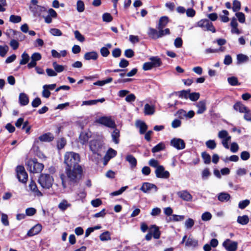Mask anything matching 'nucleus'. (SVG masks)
Here are the masks:
<instances>
[{
  "label": "nucleus",
  "mask_w": 251,
  "mask_h": 251,
  "mask_svg": "<svg viewBox=\"0 0 251 251\" xmlns=\"http://www.w3.org/2000/svg\"><path fill=\"white\" fill-rule=\"evenodd\" d=\"M9 50V47L7 45H0V56L4 57Z\"/></svg>",
  "instance_id": "48"
},
{
  "label": "nucleus",
  "mask_w": 251,
  "mask_h": 251,
  "mask_svg": "<svg viewBox=\"0 0 251 251\" xmlns=\"http://www.w3.org/2000/svg\"><path fill=\"white\" fill-rule=\"evenodd\" d=\"M76 9L79 12H82L84 10V4L82 0H79L77 1Z\"/></svg>",
  "instance_id": "52"
},
{
  "label": "nucleus",
  "mask_w": 251,
  "mask_h": 251,
  "mask_svg": "<svg viewBox=\"0 0 251 251\" xmlns=\"http://www.w3.org/2000/svg\"><path fill=\"white\" fill-rule=\"evenodd\" d=\"M177 196L182 200L191 201L193 199L191 194L187 190H181L176 193Z\"/></svg>",
  "instance_id": "14"
},
{
  "label": "nucleus",
  "mask_w": 251,
  "mask_h": 251,
  "mask_svg": "<svg viewBox=\"0 0 251 251\" xmlns=\"http://www.w3.org/2000/svg\"><path fill=\"white\" fill-rule=\"evenodd\" d=\"M29 187L30 190L33 193L35 196L41 197L42 196V193L38 189L35 182L33 181H31Z\"/></svg>",
  "instance_id": "18"
},
{
  "label": "nucleus",
  "mask_w": 251,
  "mask_h": 251,
  "mask_svg": "<svg viewBox=\"0 0 251 251\" xmlns=\"http://www.w3.org/2000/svg\"><path fill=\"white\" fill-rule=\"evenodd\" d=\"M223 13L224 15L220 16V18L221 19V21L224 23L228 22L229 20L227 17V15L229 14L228 11L226 10H223Z\"/></svg>",
  "instance_id": "50"
},
{
  "label": "nucleus",
  "mask_w": 251,
  "mask_h": 251,
  "mask_svg": "<svg viewBox=\"0 0 251 251\" xmlns=\"http://www.w3.org/2000/svg\"><path fill=\"white\" fill-rule=\"evenodd\" d=\"M218 137L221 140V143L223 147L226 149H228L229 146L228 143L230 142L231 137L228 132L226 130H222L218 132Z\"/></svg>",
  "instance_id": "4"
},
{
  "label": "nucleus",
  "mask_w": 251,
  "mask_h": 251,
  "mask_svg": "<svg viewBox=\"0 0 251 251\" xmlns=\"http://www.w3.org/2000/svg\"><path fill=\"white\" fill-rule=\"evenodd\" d=\"M237 222L242 225H247L249 222V218L247 215H243L242 216H238Z\"/></svg>",
  "instance_id": "36"
},
{
  "label": "nucleus",
  "mask_w": 251,
  "mask_h": 251,
  "mask_svg": "<svg viewBox=\"0 0 251 251\" xmlns=\"http://www.w3.org/2000/svg\"><path fill=\"white\" fill-rule=\"evenodd\" d=\"M91 136V133L90 131L82 132L79 135V141L81 144L84 145L87 143L89 139Z\"/></svg>",
  "instance_id": "16"
},
{
  "label": "nucleus",
  "mask_w": 251,
  "mask_h": 251,
  "mask_svg": "<svg viewBox=\"0 0 251 251\" xmlns=\"http://www.w3.org/2000/svg\"><path fill=\"white\" fill-rule=\"evenodd\" d=\"M233 107H234V109L235 110L238 111L240 113H244L248 109V108L247 107H246L245 105H244L243 104H242L240 102H236L234 105Z\"/></svg>",
  "instance_id": "29"
},
{
  "label": "nucleus",
  "mask_w": 251,
  "mask_h": 251,
  "mask_svg": "<svg viewBox=\"0 0 251 251\" xmlns=\"http://www.w3.org/2000/svg\"><path fill=\"white\" fill-rule=\"evenodd\" d=\"M19 100L21 105L25 106L29 103V99L27 95L24 93H20L19 97Z\"/></svg>",
  "instance_id": "22"
},
{
  "label": "nucleus",
  "mask_w": 251,
  "mask_h": 251,
  "mask_svg": "<svg viewBox=\"0 0 251 251\" xmlns=\"http://www.w3.org/2000/svg\"><path fill=\"white\" fill-rule=\"evenodd\" d=\"M136 125V126L139 128V132L141 134L145 133L148 128L147 125L142 121H137Z\"/></svg>",
  "instance_id": "28"
},
{
  "label": "nucleus",
  "mask_w": 251,
  "mask_h": 251,
  "mask_svg": "<svg viewBox=\"0 0 251 251\" xmlns=\"http://www.w3.org/2000/svg\"><path fill=\"white\" fill-rule=\"evenodd\" d=\"M82 170L81 167L66 168L67 178L70 182H76L81 177Z\"/></svg>",
  "instance_id": "2"
},
{
  "label": "nucleus",
  "mask_w": 251,
  "mask_h": 251,
  "mask_svg": "<svg viewBox=\"0 0 251 251\" xmlns=\"http://www.w3.org/2000/svg\"><path fill=\"white\" fill-rule=\"evenodd\" d=\"M79 161V155L76 153L72 151L67 152L64 155V163L67 166L66 168L81 167L78 165Z\"/></svg>",
  "instance_id": "1"
},
{
  "label": "nucleus",
  "mask_w": 251,
  "mask_h": 251,
  "mask_svg": "<svg viewBox=\"0 0 251 251\" xmlns=\"http://www.w3.org/2000/svg\"><path fill=\"white\" fill-rule=\"evenodd\" d=\"M96 122L108 127L114 128L115 126V122L112 120L110 117H101L97 119Z\"/></svg>",
  "instance_id": "7"
},
{
  "label": "nucleus",
  "mask_w": 251,
  "mask_h": 251,
  "mask_svg": "<svg viewBox=\"0 0 251 251\" xmlns=\"http://www.w3.org/2000/svg\"><path fill=\"white\" fill-rule=\"evenodd\" d=\"M113 18L111 15L108 13H105L102 15V20L105 22H110Z\"/></svg>",
  "instance_id": "64"
},
{
  "label": "nucleus",
  "mask_w": 251,
  "mask_h": 251,
  "mask_svg": "<svg viewBox=\"0 0 251 251\" xmlns=\"http://www.w3.org/2000/svg\"><path fill=\"white\" fill-rule=\"evenodd\" d=\"M126 159L130 164L131 168H134L136 166L137 160L132 155H127Z\"/></svg>",
  "instance_id": "32"
},
{
  "label": "nucleus",
  "mask_w": 251,
  "mask_h": 251,
  "mask_svg": "<svg viewBox=\"0 0 251 251\" xmlns=\"http://www.w3.org/2000/svg\"><path fill=\"white\" fill-rule=\"evenodd\" d=\"M227 251H236L237 249L238 243L230 239H226L222 244Z\"/></svg>",
  "instance_id": "10"
},
{
  "label": "nucleus",
  "mask_w": 251,
  "mask_h": 251,
  "mask_svg": "<svg viewBox=\"0 0 251 251\" xmlns=\"http://www.w3.org/2000/svg\"><path fill=\"white\" fill-rule=\"evenodd\" d=\"M197 107L198 108L197 114L203 113L206 109L205 101L204 100L199 101L197 104Z\"/></svg>",
  "instance_id": "26"
},
{
  "label": "nucleus",
  "mask_w": 251,
  "mask_h": 251,
  "mask_svg": "<svg viewBox=\"0 0 251 251\" xmlns=\"http://www.w3.org/2000/svg\"><path fill=\"white\" fill-rule=\"evenodd\" d=\"M155 112V106L153 104L146 103L144 106V113L145 115H152Z\"/></svg>",
  "instance_id": "15"
},
{
  "label": "nucleus",
  "mask_w": 251,
  "mask_h": 251,
  "mask_svg": "<svg viewBox=\"0 0 251 251\" xmlns=\"http://www.w3.org/2000/svg\"><path fill=\"white\" fill-rule=\"evenodd\" d=\"M206 147L210 150H214L216 147V143L214 140H209L205 142Z\"/></svg>",
  "instance_id": "46"
},
{
  "label": "nucleus",
  "mask_w": 251,
  "mask_h": 251,
  "mask_svg": "<svg viewBox=\"0 0 251 251\" xmlns=\"http://www.w3.org/2000/svg\"><path fill=\"white\" fill-rule=\"evenodd\" d=\"M227 81L231 86H237L240 84L238 82V80L236 77L231 76L227 78Z\"/></svg>",
  "instance_id": "44"
},
{
  "label": "nucleus",
  "mask_w": 251,
  "mask_h": 251,
  "mask_svg": "<svg viewBox=\"0 0 251 251\" xmlns=\"http://www.w3.org/2000/svg\"><path fill=\"white\" fill-rule=\"evenodd\" d=\"M250 201L248 200H245L244 201H242L239 202L238 206L240 209H243L245 207H246L248 205H249V204H250Z\"/></svg>",
  "instance_id": "61"
},
{
  "label": "nucleus",
  "mask_w": 251,
  "mask_h": 251,
  "mask_svg": "<svg viewBox=\"0 0 251 251\" xmlns=\"http://www.w3.org/2000/svg\"><path fill=\"white\" fill-rule=\"evenodd\" d=\"M157 29L159 30L160 38L170 34V29L169 28H166L165 29H163V28H157Z\"/></svg>",
  "instance_id": "53"
},
{
  "label": "nucleus",
  "mask_w": 251,
  "mask_h": 251,
  "mask_svg": "<svg viewBox=\"0 0 251 251\" xmlns=\"http://www.w3.org/2000/svg\"><path fill=\"white\" fill-rule=\"evenodd\" d=\"M54 182L53 177L50 175L42 174L38 179V182L44 189H49L52 187Z\"/></svg>",
  "instance_id": "3"
},
{
  "label": "nucleus",
  "mask_w": 251,
  "mask_h": 251,
  "mask_svg": "<svg viewBox=\"0 0 251 251\" xmlns=\"http://www.w3.org/2000/svg\"><path fill=\"white\" fill-rule=\"evenodd\" d=\"M113 142L117 144L119 143L120 131L117 129H115L111 134Z\"/></svg>",
  "instance_id": "35"
},
{
  "label": "nucleus",
  "mask_w": 251,
  "mask_h": 251,
  "mask_svg": "<svg viewBox=\"0 0 251 251\" xmlns=\"http://www.w3.org/2000/svg\"><path fill=\"white\" fill-rule=\"evenodd\" d=\"M75 38L79 42H83L85 40L84 37L80 33L78 30H75L74 32Z\"/></svg>",
  "instance_id": "56"
},
{
  "label": "nucleus",
  "mask_w": 251,
  "mask_h": 251,
  "mask_svg": "<svg viewBox=\"0 0 251 251\" xmlns=\"http://www.w3.org/2000/svg\"><path fill=\"white\" fill-rule=\"evenodd\" d=\"M112 80L113 79L112 77H109L105 80L97 81V82H94L93 84L94 85L102 86L106 84L111 82L112 81Z\"/></svg>",
  "instance_id": "41"
},
{
  "label": "nucleus",
  "mask_w": 251,
  "mask_h": 251,
  "mask_svg": "<svg viewBox=\"0 0 251 251\" xmlns=\"http://www.w3.org/2000/svg\"><path fill=\"white\" fill-rule=\"evenodd\" d=\"M117 154V151L110 148L109 149L107 152H106L104 157V161H105V164H106L107 163V162L112 158L115 157Z\"/></svg>",
  "instance_id": "21"
},
{
  "label": "nucleus",
  "mask_w": 251,
  "mask_h": 251,
  "mask_svg": "<svg viewBox=\"0 0 251 251\" xmlns=\"http://www.w3.org/2000/svg\"><path fill=\"white\" fill-rule=\"evenodd\" d=\"M52 66L57 74L62 72L65 68V66L58 64L56 62L52 63Z\"/></svg>",
  "instance_id": "39"
},
{
  "label": "nucleus",
  "mask_w": 251,
  "mask_h": 251,
  "mask_svg": "<svg viewBox=\"0 0 251 251\" xmlns=\"http://www.w3.org/2000/svg\"><path fill=\"white\" fill-rule=\"evenodd\" d=\"M148 35L149 37L153 39H157L160 38L159 35V30L157 31L156 29L150 27L149 28L148 32Z\"/></svg>",
  "instance_id": "24"
},
{
  "label": "nucleus",
  "mask_w": 251,
  "mask_h": 251,
  "mask_svg": "<svg viewBox=\"0 0 251 251\" xmlns=\"http://www.w3.org/2000/svg\"><path fill=\"white\" fill-rule=\"evenodd\" d=\"M185 218L183 215H178L176 214L172 215L171 221L174 222H180L183 221Z\"/></svg>",
  "instance_id": "55"
},
{
  "label": "nucleus",
  "mask_w": 251,
  "mask_h": 251,
  "mask_svg": "<svg viewBox=\"0 0 251 251\" xmlns=\"http://www.w3.org/2000/svg\"><path fill=\"white\" fill-rule=\"evenodd\" d=\"M237 60L238 63H242L248 61L249 57L245 54H239L237 55Z\"/></svg>",
  "instance_id": "42"
},
{
  "label": "nucleus",
  "mask_w": 251,
  "mask_h": 251,
  "mask_svg": "<svg viewBox=\"0 0 251 251\" xmlns=\"http://www.w3.org/2000/svg\"><path fill=\"white\" fill-rule=\"evenodd\" d=\"M27 169L31 173H39L43 170L44 166L43 164L39 163L35 160H32L28 162Z\"/></svg>",
  "instance_id": "5"
},
{
  "label": "nucleus",
  "mask_w": 251,
  "mask_h": 251,
  "mask_svg": "<svg viewBox=\"0 0 251 251\" xmlns=\"http://www.w3.org/2000/svg\"><path fill=\"white\" fill-rule=\"evenodd\" d=\"M30 11L33 13L35 16H39L41 14V12L44 9V7L39 6H29Z\"/></svg>",
  "instance_id": "25"
},
{
  "label": "nucleus",
  "mask_w": 251,
  "mask_h": 251,
  "mask_svg": "<svg viewBox=\"0 0 251 251\" xmlns=\"http://www.w3.org/2000/svg\"><path fill=\"white\" fill-rule=\"evenodd\" d=\"M155 174L157 178L167 179L170 177L169 172L168 171H165L162 165L155 169Z\"/></svg>",
  "instance_id": "9"
},
{
  "label": "nucleus",
  "mask_w": 251,
  "mask_h": 251,
  "mask_svg": "<svg viewBox=\"0 0 251 251\" xmlns=\"http://www.w3.org/2000/svg\"><path fill=\"white\" fill-rule=\"evenodd\" d=\"M149 165L151 167L156 169H157V168H158L159 166H161L159 165L158 161L155 159H150L149 161Z\"/></svg>",
  "instance_id": "59"
},
{
  "label": "nucleus",
  "mask_w": 251,
  "mask_h": 251,
  "mask_svg": "<svg viewBox=\"0 0 251 251\" xmlns=\"http://www.w3.org/2000/svg\"><path fill=\"white\" fill-rule=\"evenodd\" d=\"M195 224V221L192 218L187 219L185 223L184 226L186 229H190L193 227Z\"/></svg>",
  "instance_id": "43"
},
{
  "label": "nucleus",
  "mask_w": 251,
  "mask_h": 251,
  "mask_svg": "<svg viewBox=\"0 0 251 251\" xmlns=\"http://www.w3.org/2000/svg\"><path fill=\"white\" fill-rule=\"evenodd\" d=\"M10 46L12 48L13 50H17L19 46V42L14 39H12L10 41L9 43Z\"/></svg>",
  "instance_id": "63"
},
{
  "label": "nucleus",
  "mask_w": 251,
  "mask_h": 251,
  "mask_svg": "<svg viewBox=\"0 0 251 251\" xmlns=\"http://www.w3.org/2000/svg\"><path fill=\"white\" fill-rule=\"evenodd\" d=\"M102 148L100 143L97 140H92L90 143V149L93 153L100 155V151Z\"/></svg>",
  "instance_id": "13"
},
{
  "label": "nucleus",
  "mask_w": 251,
  "mask_h": 251,
  "mask_svg": "<svg viewBox=\"0 0 251 251\" xmlns=\"http://www.w3.org/2000/svg\"><path fill=\"white\" fill-rule=\"evenodd\" d=\"M170 144L174 148L178 150H183L185 147L184 141L180 138H173L171 140Z\"/></svg>",
  "instance_id": "12"
},
{
  "label": "nucleus",
  "mask_w": 251,
  "mask_h": 251,
  "mask_svg": "<svg viewBox=\"0 0 251 251\" xmlns=\"http://www.w3.org/2000/svg\"><path fill=\"white\" fill-rule=\"evenodd\" d=\"M36 213V209L33 207L27 208L25 209V215L28 216H32Z\"/></svg>",
  "instance_id": "57"
},
{
  "label": "nucleus",
  "mask_w": 251,
  "mask_h": 251,
  "mask_svg": "<svg viewBox=\"0 0 251 251\" xmlns=\"http://www.w3.org/2000/svg\"><path fill=\"white\" fill-rule=\"evenodd\" d=\"M212 218V215L209 212H205L201 215V219L203 221H208Z\"/></svg>",
  "instance_id": "58"
},
{
  "label": "nucleus",
  "mask_w": 251,
  "mask_h": 251,
  "mask_svg": "<svg viewBox=\"0 0 251 251\" xmlns=\"http://www.w3.org/2000/svg\"><path fill=\"white\" fill-rule=\"evenodd\" d=\"M42 226L40 224H37L32 227L27 232L28 236H32L38 234L42 230Z\"/></svg>",
  "instance_id": "17"
},
{
  "label": "nucleus",
  "mask_w": 251,
  "mask_h": 251,
  "mask_svg": "<svg viewBox=\"0 0 251 251\" xmlns=\"http://www.w3.org/2000/svg\"><path fill=\"white\" fill-rule=\"evenodd\" d=\"M50 32L53 36H60L62 34L61 30L57 28H51L50 30Z\"/></svg>",
  "instance_id": "62"
},
{
  "label": "nucleus",
  "mask_w": 251,
  "mask_h": 251,
  "mask_svg": "<svg viewBox=\"0 0 251 251\" xmlns=\"http://www.w3.org/2000/svg\"><path fill=\"white\" fill-rule=\"evenodd\" d=\"M165 148V144L161 142L156 145L155 146H154L152 149L151 151L153 153L157 152L164 150Z\"/></svg>",
  "instance_id": "40"
},
{
  "label": "nucleus",
  "mask_w": 251,
  "mask_h": 251,
  "mask_svg": "<svg viewBox=\"0 0 251 251\" xmlns=\"http://www.w3.org/2000/svg\"><path fill=\"white\" fill-rule=\"evenodd\" d=\"M1 222L4 226H8L9 225L8 216L6 214L1 213Z\"/></svg>",
  "instance_id": "51"
},
{
  "label": "nucleus",
  "mask_w": 251,
  "mask_h": 251,
  "mask_svg": "<svg viewBox=\"0 0 251 251\" xmlns=\"http://www.w3.org/2000/svg\"><path fill=\"white\" fill-rule=\"evenodd\" d=\"M241 3L237 0H234L233 2L232 10L234 12H237L240 9Z\"/></svg>",
  "instance_id": "54"
},
{
  "label": "nucleus",
  "mask_w": 251,
  "mask_h": 251,
  "mask_svg": "<svg viewBox=\"0 0 251 251\" xmlns=\"http://www.w3.org/2000/svg\"><path fill=\"white\" fill-rule=\"evenodd\" d=\"M21 58L22 59L20 61V64L21 65L27 64L30 59L29 55L25 51L22 53Z\"/></svg>",
  "instance_id": "38"
},
{
  "label": "nucleus",
  "mask_w": 251,
  "mask_h": 251,
  "mask_svg": "<svg viewBox=\"0 0 251 251\" xmlns=\"http://www.w3.org/2000/svg\"><path fill=\"white\" fill-rule=\"evenodd\" d=\"M53 138V136L50 133L44 134L39 137V139L42 142H50Z\"/></svg>",
  "instance_id": "31"
},
{
  "label": "nucleus",
  "mask_w": 251,
  "mask_h": 251,
  "mask_svg": "<svg viewBox=\"0 0 251 251\" xmlns=\"http://www.w3.org/2000/svg\"><path fill=\"white\" fill-rule=\"evenodd\" d=\"M17 176L19 181L25 183L26 182L28 175L25 171L24 167L22 166H19L17 167Z\"/></svg>",
  "instance_id": "8"
},
{
  "label": "nucleus",
  "mask_w": 251,
  "mask_h": 251,
  "mask_svg": "<svg viewBox=\"0 0 251 251\" xmlns=\"http://www.w3.org/2000/svg\"><path fill=\"white\" fill-rule=\"evenodd\" d=\"M201 157L204 161V163L206 164H208L211 162L210 155L206 152H202L201 153Z\"/></svg>",
  "instance_id": "47"
},
{
  "label": "nucleus",
  "mask_w": 251,
  "mask_h": 251,
  "mask_svg": "<svg viewBox=\"0 0 251 251\" xmlns=\"http://www.w3.org/2000/svg\"><path fill=\"white\" fill-rule=\"evenodd\" d=\"M149 231L151 233L152 236L155 239H159L160 236V233L159 228L155 225L151 226L149 228Z\"/></svg>",
  "instance_id": "20"
},
{
  "label": "nucleus",
  "mask_w": 251,
  "mask_h": 251,
  "mask_svg": "<svg viewBox=\"0 0 251 251\" xmlns=\"http://www.w3.org/2000/svg\"><path fill=\"white\" fill-rule=\"evenodd\" d=\"M158 188L155 185L149 182H144L140 188V190L145 193H150L152 190L156 192Z\"/></svg>",
  "instance_id": "11"
},
{
  "label": "nucleus",
  "mask_w": 251,
  "mask_h": 251,
  "mask_svg": "<svg viewBox=\"0 0 251 251\" xmlns=\"http://www.w3.org/2000/svg\"><path fill=\"white\" fill-rule=\"evenodd\" d=\"M76 200H82L86 196V193L84 188H80L76 193Z\"/></svg>",
  "instance_id": "37"
},
{
  "label": "nucleus",
  "mask_w": 251,
  "mask_h": 251,
  "mask_svg": "<svg viewBox=\"0 0 251 251\" xmlns=\"http://www.w3.org/2000/svg\"><path fill=\"white\" fill-rule=\"evenodd\" d=\"M169 23V18L167 16H162L159 20L157 25V28H164Z\"/></svg>",
  "instance_id": "23"
},
{
  "label": "nucleus",
  "mask_w": 251,
  "mask_h": 251,
  "mask_svg": "<svg viewBox=\"0 0 251 251\" xmlns=\"http://www.w3.org/2000/svg\"><path fill=\"white\" fill-rule=\"evenodd\" d=\"M100 239L102 241H105L110 240L111 237L110 232L108 231H106L102 233L100 235Z\"/></svg>",
  "instance_id": "45"
},
{
  "label": "nucleus",
  "mask_w": 251,
  "mask_h": 251,
  "mask_svg": "<svg viewBox=\"0 0 251 251\" xmlns=\"http://www.w3.org/2000/svg\"><path fill=\"white\" fill-rule=\"evenodd\" d=\"M22 20V18L20 16L11 15L9 18V21L12 23H19Z\"/></svg>",
  "instance_id": "49"
},
{
  "label": "nucleus",
  "mask_w": 251,
  "mask_h": 251,
  "mask_svg": "<svg viewBox=\"0 0 251 251\" xmlns=\"http://www.w3.org/2000/svg\"><path fill=\"white\" fill-rule=\"evenodd\" d=\"M218 199L221 202H226L230 199V196L229 194L226 192L220 193L217 196Z\"/></svg>",
  "instance_id": "27"
},
{
  "label": "nucleus",
  "mask_w": 251,
  "mask_h": 251,
  "mask_svg": "<svg viewBox=\"0 0 251 251\" xmlns=\"http://www.w3.org/2000/svg\"><path fill=\"white\" fill-rule=\"evenodd\" d=\"M71 206V204L66 200H63L61 201L58 206L59 209L62 211H64Z\"/></svg>",
  "instance_id": "30"
},
{
  "label": "nucleus",
  "mask_w": 251,
  "mask_h": 251,
  "mask_svg": "<svg viewBox=\"0 0 251 251\" xmlns=\"http://www.w3.org/2000/svg\"><path fill=\"white\" fill-rule=\"evenodd\" d=\"M185 245L188 247L196 248L198 246V241L197 240L189 237L185 243Z\"/></svg>",
  "instance_id": "34"
},
{
  "label": "nucleus",
  "mask_w": 251,
  "mask_h": 251,
  "mask_svg": "<svg viewBox=\"0 0 251 251\" xmlns=\"http://www.w3.org/2000/svg\"><path fill=\"white\" fill-rule=\"evenodd\" d=\"M98 56V53L96 51H92L85 53L84 55V58L86 60H96Z\"/></svg>",
  "instance_id": "19"
},
{
  "label": "nucleus",
  "mask_w": 251,
  "mask_h": 251,
  "mask_svg": "<svg viewBox=\"0 0 251 251\" xmlns=\"http://www.w3.org/2000/svg\"><path fill=\"white\" fill-rule=\"evenodd\" d=\"M190 92V90H182L179 92V97L182 99H187L189 98Z\"/></svg>",
  "instance_id": "60"
},
{
  "label": "nucleus",
  "mask_w": 251,
  "mask_h": 251,
  "mask_svg": "<svg viewBox=\"0 0 251 251\" xmlns=\"http://www.w3.org/2000/svg\"><path fill=\"white\" fill-rule=\"evenodd\" d=\"M196 26L201 27L203 30L210 31L212 33L216 31L213 24L207 19H201L197 23Z\"/></svg>",
  "instance_id": "6"
},
{
  "label": "nucleus",
  "mask_w": 251,
  "mask_h": 251,
  "mask_svg": "<svg viewBox=\"0 0 251 251\" xmlns=\"http://www.w3.org/2000/svg\"><path fill=\"white\" fill-rule=\"evenodd\" d=\"M150 60L153 68L159 67L162 64L161 59L157 56L151 57L150 58Z\"/></svg>",
  "instance_id": "33"
}]
</instances>
